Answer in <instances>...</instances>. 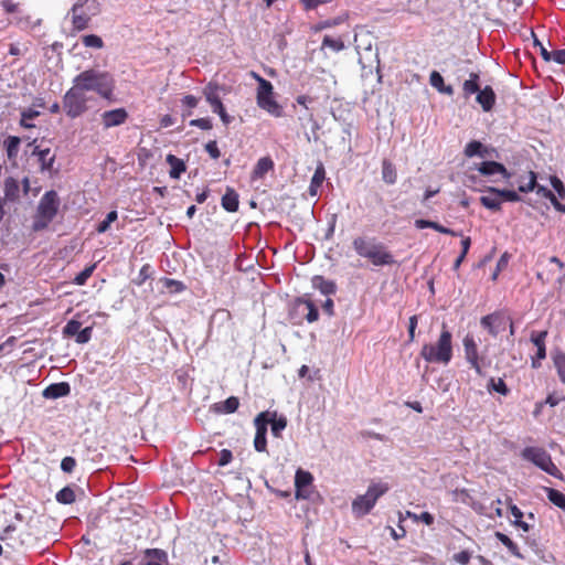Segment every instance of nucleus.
<instances>
[{"mask_svg":"<svg viewBox=\"0 0 565 565\" xmlns=\"http://www.w3.org/2000/svg\"><path fill=\"white\" fill-rule=\"evenodd\" d=\"M82 42L86 47L102 49L104 45L102 38L95 34L83 36Z\"/></svg>","mask_w":565,"mask_h":565,"instance_id":"46","label":"nucleus"},{"mask_svg":"<svg viewBox=\"0 0 565 565\" xmlns=\"http://www.w3.org/2000/svg\"><path fill=\"white\" fill-rule=\"evenodd\" d=\"M295 310L302 315V317L312 323L318 320L319 312L315 302L305 295L303 297L297 298L295 301Z\"/></svg>","mask_w":565,"mask_h":565,"instance_id":"13","label":"nucleus"},{"mask_svg":"<svg viewBox=\"0 0 565 565\" xmlns=\"http://www.w3.org/2000/svg\"><path fill=\"white\" fill-rule=\"evenodd\" d=\"M40 115L38 110H34L32 108L25 109L21 113V126L24 128H31L33 127L32 124L29 122V120H32L36 118Z\"/></svg>","mask_w":565,"mask_h":565,"instance_id":"49","label":"nucleus"},{"mask_svg":"<svg viewBox=\"0 0 565 565\" xmlns=\"http://www.w3.org/2000/svg\"><path fill=\"white\" fill-rule=\"evenodd\" d=\"M388 491L387 483H371L366 493L358 495L352 501V512L355 516H364L371 512L376 501Z\"/></svg>","mask_w":565,"mask_h":565,"instance_id":"4","label":"nucleus"},{"mask_svg":"<svg viewBox=\"0 0 565 565\" xmlns=\"http://www.w3.org/2000/svg\"><path fill=\"white\" fill-rule=\"evenodd\" d=\"M471 553L469 551H461L454 554L452 559L461 565H467L470 562Z\"/></svg>","mask_w":565,"mask_h":565,"instance_id":"59","label":"nucleus"},{"mask_svg":"<svg viewBox=\"0 0 565 565\" xmlns=\"http://www.w3.org/2000/svg\"><path fill=\"white\" fill-rule=\"evenodd\" d=\"M73 83L85 93L95 92L100 97L110 99L115 89V81L108 72H100L89 68L81 72L73 79Z\"/></svg>","mask_w":565,"mask_h":565,"instance_id":"1","label":"nucleus"},{"mask_svg":"<svg viewBox=\"0 0 565 565\" xmlns=\"http://www.w3.org/2000/svg\"><path fill=\"white\" fill-rule=\"evenodd\" d=\"M463 349L467 361L478 375H483L482 367L479 362L478 347L471 335H466L463 339Z\"/></svg>","mask_w":565,"mask_h":565,"instance_id":"14","label":"nucleus"},{"mask_svg":"<svg viewBox=\"0 0 565 565\" xmlns=\"http://www.w3.org/2000/svg\"><path fill=\"white\" fill-rule=\"evenodd\" d=\"M221 86L216 82L207 83L203 88V95L206 102L211 105L212 110L217 114L224 125L232 121V117L226 113V109L220 97Z\"/></svg>","mask_w":565,"mask_h":565,"instance_id":"8","label":"nucleus"},{"mask_svg":"<svg viewBox=\"0 0 565 565\" xmlns=\"http://www.w3.org/2000/svg\"><path fill=\"white\" fill-rule=\"evenodd\" d=\"M510 317L505 316L502 311H495L481 318V326L488 330L492 337H498L501 332L505 331Z\"/></svg>","mask_w":565,"mask_h":565,"instance_id":"9","label":"nucleus"},{"mask_svg":"<svg viewBox=\"0 0 565 565\" xmlns=\"http://www.w3.org/2000/svg\"><path fill=\"white\" fill-rule=\"evenodd\" d=\"M414 225L418 230L433 228L441 234H446V235H450V236H461L460 233L455 232L451 228L445 227L444 225H441L437 222H434V221H429V220L418 218L415 221Z\"/></svg>","mask_w":565,"mask_h":565,"instance_id":"25","label":"nucleus"},{"mask_svg":"<svg viewBox=\"0 0 565 565\" xmlns=\"http://www.w3.org/2000/svg\"><path fill=\"white\" fill-rule=\"evenodd\" d=\"M128 118L129 114L122 107L106 110L100 115V120L104 129L121 126L127 121Z\"/></svg>","mask_w":565,"mask_h":565,"instance_id":"12","label":"nucleus"},{"mask_svg":"<svg viewBox=\"0 0 565 565\" xmlns=\"http://www.w3.org/2000/svg\"><path fill=\"white\" fill-rule=\"evenodd\" d=\"M476 100L483 111H491L495 104V93L491 86H486L483 89H479Z\"/></svg>","mask_w":565,"mask_h":565,"instance_id":"21","label":"nucleus"},{"mask_svg":"<svg viewBox=\"0 0 565 565\" xmlns=\"http://www.w3.org/2000/svg\"><path fill=\"white\" fill-rule=\"evenodd\" d=\"M82 323L78 320L72 319L67 321L65 327L63 328L64 337H76L79 332Z\"/></svg>","mask_w":565,"mask_h":565,"instance_id":"45","label":"nucleus"},{"mask_svg":"<svg viewBox=\"0 0 565 565\" xmlns=\"http://www.w3.org/2000/svg\"><path fill=\"white\" fill-rule=\"evenodd\" d=\"M190 126L198 127L202 130H210L212 129L213 124L210 118H198L190 120Z\"/></svg>","mask_w":565,"mask_h":565,"instance_id":"55","label":"nucleus"},{"mask_svg":"<svg viewBox=\"0 0 565 565\" xmlns=\"http://www.w3.org/2000/svg\"><path fill=\"white\" fill-rule=\"evenodd\" d=\"M233 459V454L230 449H222L220 452L218 466H226Z\"/></svg>","mask_w":565,"mask_h":565,"instance_id":"63","label":"nucleus"},{"mask_svg":"<svg viewBox=\"0 0 565 565\" xmlns=\"http://www.w3.org/2000/svg\"><path fill=\"white\" fill-rule=\"evenodd\" d=\"M480 89L479 83H472V81H465L462 84V93L465 98H469L472 94H477Z\"/></svg>","mask_w":565,"mask_h":565,"instance_id":"50","label":"nucleus"},{"mask_svg":"<svg viewBox=\"0 0 565 565\" xmlns=\"http://www.w3.org/2000/svg\"><path fill=\"white\" fill-rule=\"evenodd\" d=\"M429 83L430 85L436 88L438 92L439 89H441V87L444 86V78L443 76L437 72V71H433L430 73V76H429Z\"/></svg>","mask_w":565,"mask_h":565,"instance_id":"57","label":"nucleus"},{"mask_svg":"<svg viewBox=\"0 0 565 565\" xmlns=\"http://www.w3.org/2000/svg\"><path fill=\"white\" fill-rule=\"evenodd\" d=\"M481 204L492 211H500L501 210V203L500 196L492 195H483L480 198Z\"/></svg>","mask_w":565,"mask_h":565,"instance_id":"42","label":"nucleus"},{"mask_svg":"<svg viewBox=\"0 0 565 565\" xmlns=\"http://www.w3.org/2000/svg\"><path fill=\"white\" fill-rule=\"evenodd\" d=\"M465 156L468 158L479 156V157H486L487 156V149L483 147V145L480 141L472 140L465 147L463 151Z\"/></svg>","mask_w":565,"mask_h":565,"instance_id":"36","label":"nucleus"},{"mask_svg":"<svg viewBox=\"0 0 565 565\" xmlns=\"http://www.w3.org/2000/svg\"><path fill=\"white\" fill-rule=\"evenodd\" d=\"M488 193L494 194L497 196H500V200L508 201V202H520L521 196L519 193L514 190H508V189H497L493 186L488 188Z\"/></svg>","mask_w":565,"mask_h":565,"instance_id":"33","label":"nucleus"},{"mask_svg":"<svg viewBox=\"0 0 565 565\" xmlns=\"http://www.w3.org/2000/svg\"><path fill=\"white\" fill-rule=\"evenodd\" d=\"M93 327H86L76 334V342L79 344L87 343L92 339Z\"/></svg>","mask_w":565,"mask_h":565,"instance_id":"54","label":"nucleus"},{"mask_svg":"<svg viewBox=\"0 0 565 565\" xmlns=\"http://www.w3.org/2000/svg\"><path fill=\"white\" fill-rule=\"evenodd\" d=\"M326 179V170L323 163H319L315 170L309 185L310 195H317L318 189L322 185Z\"/></svg>","mask_w":565,"mask_h":565,"instance_id":"29","label":"nucleus"},{"mask_svg":"<svg viewBox=\"0 0 565 565\" xmlns=\"http://www.w3.org/2000/svg\"><path fill=\"white\" fill-rule=\"evenodd\" d=\"M75 467H76V460L73 457H70V456L64 457L61 461V469L66 473L73 472Z\"/></svg>","mask_w":565,"mask_h":565,"instance_id":"58","label":"nucleus"},{"mask_svg":"<svg viewBox=\"0 0 565 565\" xmlns=\"http://www.w3.org/2000/svg\"><path fill=\"white\" fill-rule=\"evenodd\" d=\"M118 217V214L116 211H110L104 221H102L98 225H97V232L98 233H105L106 231H108V228L110 227V224L113 222H115Z\"/></svg>","mask_w":565,"mask_h":565,"instance_id":"47","label":"nucleus"},{"mask_svg":"<svg viewBox=\"0 0 565 565\" xmlns=\"http://www.w3.org/2000/svg\"><path fill=\"white\" fill-rule=\"evenodd\" d=\"M90 97L73 83V86L63 96V109L67 117L74 119L88 110Z\"/></svg>","mask_w":565,"mask_h":565,"instance_id":"5","label":"nucleus"},{"mask_svg":"<svg viewBox=\"0 0 565 565\" xmlns=\"http://www.w3.org/2000/svg\"><path fill=\"white\" fill-rule=\"evenodd\" d=\"M164 286L170 288L174 292H180L184 289V286L181 281L170 279V278H167L164 280Z\"/></svg>","mask_w":565,"mask_h":565,"instance_id":"64","label":"nucleus"},{"mask_svg":"<svg viewBox=\"0 0 565 565\" xmlns=\"http://www.w3.org/2000/svg\"><path fill=\"white\" fill-rule=\"evenodd\" d=\"M275 163L273 159L269 156L262 157L258 159L257 163L255 164L253 172H252V179L253 180H259L265 177L266 173L274 170Z\"/></svg>","mask_w":565,"mask_h":565,"instance_id":"24","label":"nucleus"},{"mask_svg":"<svg viewBox=\"0 0 565 565\" xmlns=\"http://www.w3.org/2000/svg\"><path fill=\"white\" fill-rule=\"evenodd\" d=\"M548 500L557 508L565 510V494L553 488H545Z\"/></svg>","mask_w":565,"mask_h":565,"instance_id":"39","label":"nucleus"},{"mask_svg":"<svg viewBox=\"0 0 565 565\" xmlns=\"http://www.w3.org/2000/svg\"><path fill=\"white\" fill-rule=\"evenodd\" d=\"M20 198V182L13 178L8 177L3 182V196L1 198L4 202L14 203Z\"/></svg>","mask_w":565,"mask_h":565,"instance_id":"19","label":"nucleus"},{"mask_svg":"<svg viewBox=\"0 0 565 565\" xmlns=\"http://www.w3.org/2000/svg\"><path fill=\"white\" fill-rule=\"evenodd\" d=\"M323 47H329L334 52H339L344 49V42L341 39H333L330 35H324L322 40V49Z\"/></svg>","mask_w":565,"mask_h":565,"instance_id":"44","label":"nucleus"},{"mask_svg":"<svg viewBox=\"0 0 565 565\" xmlns=\"http://www.w3.org/2000/svg\"><path fill=\"white\" fill-rule=\"evenodd\" d=\"M60 198L54 190L47 191L41 198L34 216L33 231H42L49 226L58 212Z\"/></svg>","mask_w":565,"mask_h":565,"instance_id":"3","label":"nucleus"},{"mask_svg":"<svg viewBox=\"0 0 565 565\" xmlns=\"http://www.w3.org/2000/svg\"><path fill=\"white\" fill-rule=\"evenodd\" d=\"M90 18L83 12L81 4H74L72 8V24L75 31H83L88 26Z\"/></svg>","mask_w":565,"mask_h":565,"instance_id":"23","label":"nucleus"},{"mask_svg":"<svg viewBox=\"0 0 565 565\" xmlns=\"http://www.w3.org/2000/svg\"><path fill=\"white\" fill-rule=\"evenodd\" d=\"M32 156L38 158L41 172H47L50 175L57 173V170L54 169L56 154L50 147H43L42 143L35 145L32 150Z\"/></svg>","mask_w":565,"mask_h":565,"instance_id":"10","label":"nucleus"},{"mask_svg":"<svg viewBox=\"0 0 565 565\" xmlns=\"http://www.w3.org/2000/svg\"><path fill=\"white\" fill-rule=\"evenodd\" d=\"M266 415L258 414L254 418V426L256 428V434L254 438V448L258 452H265L267 451V426H268V419L265 418Z\"/></svg>","mask_w":565,"mask_h":565,"instance_id":"11","label":"nucleus"},{"mask_svg":"<svg viewBox=\"0 0 565 565\" xmlns=\"http://www.w3.org/2000/svg\"><path fill=\"white\" fill-rule=\"evenodd\" d=\"M551 61L561 65L565 64V49L552 51L550 56V62Z\"/></svg>","mask_w":565,"mask_h":565,"instance_id":"62","label":"nucleus"},{"mask_svg":"<svg viewBox=\"0 0 565 565\" xmlns=\"http://www.w3.org/2000/svg\"><path fill=\"white\" fill-rule=\"evenodd\" d=\"M553 362L561 382L565 385V353L563 351L555 352Z\"/></svg>","mask_w":565,"mask_h":565,"instance_id":"37","label":"nucleus"},{"mask_svg":"<svg viewBox=\"0 0 565 565\" xmlns=\"http://www.w3.org/2000/svg\"><path fill=\"white\" fill-rule=\"evenodd\" d=\"M167 162L170 164L171 170L169 172L172 179H179L180 175L185 171L186 167L182 159L175 157L174 154H168L166 158Z\"/></svg>","mask_w":565,"mask_h":565,"instance_id":"30","label":"nucleus"},{"mask_svg":"<svg viewBox=\"0 0 565 565\" xmlns=\"http://www.w3.org/2000/svg\"><path fill=\"white\" fill-rule=\"evenodd\" d=\"M534 191L536 192L537 195L550 200V202L552 204H553V202H555L557 200L556 195L551 190H548L544 185L539 184L537 182H536V188L534 189Z\"/></svg>","mask_w":565,"mask_h":565,"instance_id":"51","label":"nucleus"},{"mask_svg":"<svg viewBox=\"0 0 565 565\" xmlns=\"http://www.w3.org/2000/svg\"><path fill=\"white\" fill-rule=\"evenodd\" d=\"M71 393V386L66 382L53 383L43 391L45 398H60Z\"/></svg>","mask_w":565,"mask_h":565,"instance_id":"22","label":"nucleus"},{"mask_svg":"<svg viewBox=\"0 0 565 565\" xmlns=\"http://www.w3.org/2000/svg\"><path fill=\"white\" fill-rule=\"evenodd\" d=\"M521 456L524 460H527L545 471L546 473L563 479V473L553 462L551 455L542 447H525Z\"/></svg>","mask_w":565,"mask_h":565,"instance_id":"6","label":"nucleus"},{"mask_svg":"<svg viewBox=\"0 0 565 565\" xmlns=\"http://www.w3.org/2000/svg\"><path fill=\"white\" fill-rule=\"evenodd\" d=\"M547 337V331H539L533 332L531 334V341L536 347V356L532 359V367L539 369L541 366V360L546 358V347H545V339Z\"/></svg>","mask_w":565,"mask_h":565,"instance_id":"16","label":"nucleus"},{"mask_svg":"<svg viewBox=\"0 0 565 565\" xmlns=\"http://www.w3.org/2000/svg\"><path fill=\"white\" fill-rule=\"evenodd\" d=\"M533 38H534V45L535 46H539V50H540V55L542 56V58L545 61V62H550V56H551V52L552 51H548L540 41L539 39L535 36L534 33H532Z\"/></svg>","mask_w":565,"mask_h":565,"instance_id":"60","label":"nucleus"},{"mask_svg":"<svg viewBox=\"0 0 565 565\" xmlns=\"http://www.w3.org/2000/svg\"><path fill=\"white\" fill-rule=\"evenodd\" d=\"M377 243H372L371 241L366 239L365 237H355L352 242V246H353V249L355 250V253L363 257V258H366L369 257L370 255V252L374 248V246L376 245Z\"/></svg>","mask_w":565,"mask_h":565,"instance_id":"28","label":"nucleus"},{"mask_svg":"<svg viewBox=\"0 0 565 565\" xmlns=\"http://www.w3.org/2000/svg\"><path fill=\"white\" fill-rule=\"evenodd\" d=\"M239 406V399L235 396L226 398L222 404V412L225 414H232L237 411Z\"/></svg>","mask_w":565,"mask_h":565,"instance_id":"48","label":"nucleus"},{"mask_svg":"<svg viewBox=\"0 0 565 565\" xmlns=\"http://www.w3.org/2000/svg\"><path fill=\"white\" fill-rule=\"evenodd\" d=\"M199 98L193 96V95H185L181 103L184 107L189 108V109H193L195 108L198 105H199ZM192 113L191 110H189L188 113L183 114V116H190Z\"/></svg>","mask_w":565,"mask_h":565,"instance_id":"53","label":"nucleus"},{"mask_svg":"<svg viewBox=\"0 0 565 565\" xmlns=\"http://www.w3.org/2000/svg\"><path fill=\"white\" fill-rule=\"evenodd\" d=\"M312 285L326 296L333 295L337 290L335 284L324 279L322 276H315L312 278Z\"/></svg>","mask_w":565,"mask_h":565,"instance_id":"32","label":"nucleus"},{"mask_svg":"<svg viewBox=\"0 0 565 565\" xmlns=\"http://www.w3.org/2000/svg\"><path fill=\"white\" fill-rule=\"evenodd\" d=\"M274 87L269 81L262 82V88H257L256 100L259 108L274 117L282 116V107L274 98Z\"/></svg>","mask_w":565,"mask_h":565,"instance_id":"7","label":"nucleus"},{"mask_svg":"<svg viewBox=\"0 0 565 565\" xmlns=\"http://www.w3.org/2000/svg\"><path fill=\"white\" fill-rule=\"evenodd\" d=\"M420 356L428 363L448 364L452 358V335L446 326L443 327L437 343H425Z\"/></svg>","mask_w":565,"mask_h":565,"instance_id":"2","label":"nucleus"},{"mask_svg":"<svg viewBox=\"0 0 565 565\" xmlns=\"http://www.w3.org/2000/svg\"><path fill=\"white\" fill-rule=\"evenodd\" d=\"M537 174L536 172L530 170L525 174H521L518 178V190L521 193H530L533 192L536 188Z\"/></svg>","mask_w":565,"mask_h":565,"instance_id":"26","label":"nucleus"},{"mask_svg":"<svg viewBox=\"0 0 565 565\" xmlns=\"http://www.w3.org/2000/svg\"><path fill=\"white\" fill-rule=\"evenodd\" d=\"M55 498L58 503L71 504L75 501L76 497H75V492L72 488L64 487L56 493Z\"/></svg>","mask_w":565,"mask_h":565,"instance_id":"40","label":"nucleus"},{"mask_svg":"<svg viewBox=\"0 0 565 565\" xmlns=\"http://www.w3.org/2000/svg\"><path fill=\"white\" fill-rule=\"evenodd\" d=\"M382 179L387 184H394L397 180L396 169L387 159L382 161Z\"/></svg>","mask_w":565,"mask_h":565,"instance_id":"35","label":"nucleus"},{"mask_svg":"<svg viewBox=\"0 0 565 565\" xmlns=\"http://www.w3.org/2000/svg\"><path fill=\"white\" fill-rule=\"evenodd\" d=\"M478 171L482 175H492L495 173L501 174L504 179L509 180L512 174L508 169L500 162L497 161H483L479 164Z\"/></svg>","mask_w":565,"mask_h":565,"instance_id":"20","label":"nucleus"},{"mask_svg":"<svg viewBox=\"0 0 565 565\" xmlns=\"http://www.w3.org/2000/svg\"><path fill=\"white\" fill-rule=\"evenodd\" d=\"M145 556L149 558L146 565H167L168 554L160 548H147L143 552Z\"/></svg>","mask_w":565,"mask_h":565,"instance_id":"27","label":"nucleus"},{"mask_svg":"<svg viewBox=\"0 0 565 565\" xmlns=\"http://www.w3.org/2000/svg\"><path fill=\"white\" fill-rule=\"evenodd\" d=\"M238 194L233 189H227L222 196V206L227 212H236L238 210Z\"/></svg>","mask_w":565,"mask_h":565,"instance_id":"31","label":"nucleus"},{"mask_svg":"<svg viewBox=\"0 0 565 565\" xmlns=\"http://www.w3.org/2000/svg\"><path fill=\"white\" fill-rule=\"evenodd\" d=\"M20 143H21V139L19 137H17V136H9L4 140V148H6V151H7L8 159L10 161H15L17 160L18 153H19Z\"/></svg>","mask_w":565,"mask_h":565,"instance_id":"34","label":"nucleus"},{"mask_svg":"<svg viewBox=\"0 0 565 565\" xmlns=\"http://www.w3.org/2000/svg\"><path fill=\"white\" fill-rule=\"evenodd\" d=\"M495 536L510 551L512 555L522 558L519 546L508 535L501 532H497Z\"/></svg>","mask_w":565,"mask_h":565,"instance_id":"38","label":"nucleus"},{"mask_svg":"<svg viewBox=\"0 0 565 565\" xmlns=\"http://www.w3.org/2000/svg\"><path fill=\"white\" fill-rule=\"evenodd\" d=\"M418 323V317L416 315L409 318L408 322V341L413 342L415 340V330Z\"/></svg>","mask_w":565,"mask_h":565,"instance_id":"61","label":"nucleus"},{"mask_svg":"<svg viewBox=\"0 0 565 565\" xmlns=\"http://www.w3.org/2000/svg\"><path fill=\"white\" fill-rule=\"evenodd\" d=\"M204 148L212 159L217 160L221 157V151L215 140H210Z\"/></svg>","mask_w":565,"mask_h":565,"instance_id":"56","label":"nucleus"},{"mask_svg":"<svg viewBox=\"0 0 565 565\" xmlns=\"http://www.w3.org/2000/svg\"><path fill=\"white\" fill-rule=\"evenodd\" d=\"M488 390H492L503 396H507L510 393L509 387L502 379L495 380L494 377H491L488 383Z\"/></svg>","mask_w":565,"mask_h":565,"instance_id":"41","label":"nucleus"},{"mask_svg":"<svg viewBox=\"0 0 565 565\" xmlns=\"http://www.w3.org/2000/svg\"><path fill=\"white\" fill-rule=\"evenodd\" d=\"M259 414L267 415L265 416L268 419V425H270L271 434L276 438L281 437V431L287 427V418L284 415H278L276 411H264Z\"/></svg>","mask_w":565,"mask_h":565,"instance_id":"17","label":"nucleus"},{"mask_svg":"<svg viewBox=\"0 0 565 565\" xmlns=\"http://www.w3.org/2000/svg\"><path fill=\"white\" fill-rule=\"evenodd\" d=\"M550 181H551V185L556 191L558 198L559 199H565V185L562 182V180L558 177H556V175H552L550 178Z\"/></svg>","mask_w":565,"mask_h":565,"instance_id":"52","label":"nucleus"},{"mask_svg":"<svg viewBox=\"0 0 565 565\" xmlns=\"http://www.w3.org/2000/svg\"><path fill=\"white\" fill-rule=\"evenodd\" d=\"M367 259L374 266H390L395 263L393 254L382 244L377 243L370 252Z\"/></svg>","mask_w":565,"mask_h":565,"instance_id":"15","label":"nucleus"},{"mask_svg":"<svg viewBox=\"0 0 565 565\" xmlns=\"http://www.w3.org/2000/svg\"><path fill=\"white\" fill-rule=\"evenodd\" d=\"M313 481V477L309 471L298 469L295 476L296 498L308 499L309 494L306 493L305 488L310 486Z\"/></svg>","mask_w":565,"mask_h":565,"instance_id":"18","label":"nucleus"},{"mask_svg":"<svg viewBox=\"0 0 565 565\" xmlns=\"http://www.w3.org/2000/svg\"><path fill=\"white\" fill-rule=\"evenodd\" d=\"M96 268V265L93 264L90 266H87L84 268L79 274H77L73 280V282L77 286H83L86 284L88 278L93 275L94 270Z\"/></svg>","mask_w":565,"mask_h":565,"instance_id":"43","label":"nucleus"}]
</instances>
